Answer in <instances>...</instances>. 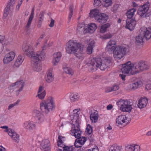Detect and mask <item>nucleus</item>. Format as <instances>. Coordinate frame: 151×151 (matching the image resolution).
Returning a JSON list of instances; mask_svg holds the SVG:
<instances>
[{
  "label": "nucleus",
  "instance_id": "34",
  "mask_svg": "<svg viewBox=\"0 0 151 151\" xmlns=\"http://www.w3.org/2000/svg\"><path fill=\"white\" fill-rule=\"evenodd\" d=\"M16 0H10L7 3L5 8L6 10H11L13 9Z\"/></svg>",
  "mask_w": 151,
  "mask_h": 151
},
{
  "label": "nucleus",
  "instance_id": "24",
  "mask_svg": "<svg viewBox=\"0 0 151 151\" xmlns=\"http://www.w3.org/2000/svg\"><path fill=\"white\" fill-rule=\"evenodd\" d=\"M24 59V56L19 55L14 63L13 67L14 68L19 67L22 63Z\"/></svg>",
  "mask_w": 151,
  "mask_h": 151
},
{
  "label": "nucleus",
  "instance_id": "20",
  "mask_svg": "<svg viewBox=\"0 0 151 151\" xmlns=\"http://www.w3.org/2000/svg\"><path fill=\"white\" fill-rule=\"evenodd\" d=\"M23 126L24 128L30 131L35 128L36 124L32 121H28L25 122L23 124Z\"/></svg>",
  "mask_w": 151,
  "mask_h": 151
},
{
  "label": "nucleus",
  "instance_id": "36",
  "mask_svg": "<svg viewBox=\"0 0 151 151\" xmlns=\"http://www.w3.org/2000/svg\"><path fill=\"white\" fill-rule=\"evenodd\" d=\"M94 42L93 41H91L89 44L87 48V52L88 54H90L92 53L93 48L94 47Z\"/></svg>",
  "mask_w": 151,
  "mask_h": 151
},
{
  "label": "nucleus",
  "instance_id": "53",
  "mask_svg": "<svg viewBox=\"0 0 151 151\" xmlns=\"http://www.w3.org/2000/svg\"><path fill=\"white\" fill-rule=\"evenodd\" d=\"M112 91H114L118 90L119 88V86L117 85H115L111 88Z\"/></svg>",
  "mask_w": 151,
  "mask_h": 151
},
{
  "label": "nucleus",
  "instance_id": "54",
  "mask_svg": "<svg viewBox=\"0 0 151 151\" xmlns=\"http://www.w3.org/2000/svg\"><path fill=\"white\" fill-rule=\"evenodd\" d=\"M55 21L52 18L51 19V22L49 24V26L50 27H52L54 26Z\"/></svg>",
  "mask_w": 151,
  "mask_h": 151
},
{
  "label": "nucleus",
  "instance_id": "25",
  "mask_svg": "<svg viewBox=\"0 0 151 151\" xmlns=\"http://www.w3.org/2000/svg\"><path fill=\"white\" fill-rule=\"evenodd\" d=\"M54 58L53 59V63L54 65H56L59 62L61 54L60 52H58L55 53L53 55Z\"/></svg>",
  "mask_w": 151,
  "mask_h": 151
},
{
  "label": "nucleus",
  "instance_id": "18",
  "mask_svg": "<svg viewBox=\"0 0 151 151\" xmlns=\"http://www.w3.org/2000/svg\"><path fill=\"white\" fill-rule=\"evenodd\" d=\"M50 141L48 140H44L41 144V149L42 151H50Z\"/></svg>",
  "mask_w": 151,
  "mask_h": 151
},
{
  "label": "nucleus",
  "instance_id": "59",
  "mask_svg": "<svg viewBox=\"0 0 151 151\" xmlns=\"http://www.w3.org/2000/svg\"><path fill=\"white\" fill-rule=\"evenodd\" d=\"M118 5H114L112 8L113 11H115L117 9L118 7Z\"/></svg>",
  "mask_w": 151,
  "mask_h": 151
},
{
  "label": "nucleus",
  "instance_id": "44",
  "mask_svg": "<svg viewBox=\"0 0 151 151\" xmlns=\"http://www.w3.org/2000/svg\"><path fill=\"white\" fill-rule=\"evenodd\" d=\"M70 12L69 15V19H70L73 14V6L72 4L69 7Z\"/></svg>",
  "mask_w": 151,
  "mask_h": 151
},
{
  "label": "nucleus",
  "instance_id": "32",
  "mask_svg": "<svg viewBox=\"0 0 151 151\" xmlns=\"http://www.w3.org/2000/svg\"><path fill=\"white\" fill-rule=\"evenodd\" d=\"M35 10L34 7L32 9L31 14L29 18L28 21L26 26V29L28 30V29L29 28L30 25L34 17V11Z\"/></svg>",
  "mask_w": 151,
  "mask_h": 151
},
{
  "label": "nucleus",
  "instance_id": "2",
  "mask_svg": "<svg viewBox=\"0 0 151 151\" xmlns=\"http://www.w3.org/2000/svg\"><path fill=\"white\" fill-rule=\"evenodd\" d=\"M112 61V58L106 57L102 60L100 58H94L91 59L87 63L89 66V70L91 72L96 71L98 68L101 70H104L109 68V64Z\"/></svg>",
  "mask_w": 151,
  "mask_h": 151
},
{
  "label": "nucleus",
  "instance_id": "1",
  "mask_svg": "<svg viewBox=\"0 0 151 151\" xmlns=\"http://www.w3.org/2000/svg\"><path fill=\"white\" fill-rule=\"evenodd\" d=\"M121 72L123 73L132 75L141 72L149 68L148 63L143 60H141L134 63H132L128 61L122 65Z\"/></svg>",
  "mask_w": 151,
  "mask_h": 151
},
{
  "label": "nucleus",
  "instance_id": "58",
  "mask_svg": "<svg viewBox=\"0 0 151 151\" xmlns=\"http://www.w3.org/2000/svg\"><path fill=\"white\" fill-rule=\"evenodd\" d=\"M37 148L36 146H32L30 147L29 151H37Z\"/></svg>",
  "mask_w": 151,
  "mask_h": 151
},
{
  "label": "nucleus",
  "instance_id": "31",
  "mask_svg": "<svg viewBox=\"0 0 151 151\" xmlns=\"http://www.w3.org/2000/svg\"><path fill=\"white\" fill-rule=\"evenodd\" d=\"M147 102L148 100L147 98H141L139 100L138 106L140 109L143 108L146 106Z\"/></svg>",
  "mask_w": 151,
  "mask_h": 151
},
{
  "label": "nucleus",
  "instance_id": "56",
  "mask_svg": "<svg viewBox=\"0 0 151 151\" xmlns=\"http://www.w3.org/2000/svg\"><path fill=\"white\" fill-rule=\"evenodd\" d=\"M10 10H6V8H5V12H4V17H6L8 15V14H9V11Z\"/></svg>",
  "mask_w": 151,
  "mask_h": 151
},
{
  "label": "nucleus",
  "instance_id": "52",
  "mask_svg": "<svg viewBox=\"0 0 151 151\" xmlns=\"http://www.w3.org/2000/svg\"><path fill=\"white\" fill-rule=\"evenodd\" d=\"M74 145L76 147L78 148L81 147V146L82 145L80 144L79 142L77 140V139H76L75 142L74 143Z\"/></svg>",
  "mask_w": 151,
  "mask_h": 151
},
{
  "label": "nucleus",
  "instance_id": "27",
  "mask_svg": "<svg viewBox=\"0 0 151 151\" xmlns=\"http://www.w3.org/2000/svg\"><path fill=\"white\" fill-rule=\"evenodd\" d=\"M97 28V26L95 24L92 23L88 26L86 30L87 32L91 33L95 31Z\"/></svg>",
  "mask_w": 151,
  "mask_h": 151
},
{
  "label": "nucleus",
  "instance_id": "29",
  "mask_svg": "<svg viewBox=\"0 0 151 151\" xmlns=\"http://www.w3.org/2000/svg\"><path fill=\"white\" fill-rule=\"evenodd\" d=\"M109 151H122V146L118 145L117 144H114L110 146L108 148Z\"/></svg>",
  "mask_w": 151,
  "mask_h": 151
},
{
  "label": "nucleus",
  "instance_id": "12",
  "mask_svg": "<svg viewBox=\"0 0 151 151\" xmlns=\"http://www.w3.org/2000/svg\"><path fill=\"white\" fill-rule=\"evenodd\" d=\"M149 7L147 4H144L140 6L137 11V13L141 17H148L150 14H146L148 10Z\"/></svg>",
  "mask_w": 151,
  "mask_h": 151
},
{
  "label": "nucleus",
  "instance_id": "57",
  "mask_svg": "<svg viewBox=\"0 0 151 151\" xmlns=\"http://www.w3.org/2000/svg\"><path fill=\"white\" fill-rule=\"evenodd\" d=\"M86 151H99V150L98 148L97 147H96L94 148L88 149Z\"/></svg>",
  "mask_w": 151,
  "mask_h": 151
},
{
  "label": "nucleus",
  "instance_id": "40",
  "mask_svg": "<svg viewBox=\"0 0 151 151\" xmlns=\"http://www.w3.org/2000/svg\"><path fill=\"white\" fill-rule=\"evenodd\" d=\"M63 70L65 73L69 75H72L74 73V70L72 69L67 67L63 68Z\"/></svg>",
  "mask_w": 151,
  "mask_h": 151
},
{
  "label": "nucleus",
  "instance_id": "3",
  "mask_svg": "<svg viewBox=\"0 0 151 151\" xmlns=\"http://www.w3.org/2000/svg\"><path fill=\"white\" fill-rule=\"evenodd\" d=\"M66 50L69 54L73 53L79 59L83 56V46L81 44L73 40L69 41L66 44Z\"/></svg>",
  "mask_w": 151,
  "mask_h": 151
},
{
  "label": "nucleus",
  "instance_id": "7",
  "mask_svg": "<svg viewBox=\"0 0 151 151\" xmlns=\"http://www.w3.org/2000/svg\"><path fill=\"white\" fill-rule=\"evenodd\" d=\"M129 51V49L126 47L122 46H118L113 52L114 57L115 58L120 59Z\"/></svg>",
  "mask_w": 151,
  "mask_h": 151
},
{
  "label": "nucleus",
  "instance_id": "28",
  "mask_svg": "<svg viewBox=\"0 0 151 151\" xmlns=\"http://www.w3.org/2000/svg\"><path fill=\"white\" fill-rule=\"evenodd\" d=\"M143 36L145 38L148 40L151 38V28H146L143 31Z\"/></svg>",
  "mask_w": 151,
  "mask_h": 151
},
{
  "label": "nucleus",
  "instance_id": "49",
  "mask_svg": "<svg viewBox=\"0 0 151 151\" xmlns=\"http://www.w3.org/2000/svg\"><path fill=\"white\" fill-rule=\"evenodd\" d=\"M112 37V35L110 34H107L104 35L103 36V38L105 39H107L110 38Z\"/></svg>",
  "mask_w": 151,
  "mask_h": 151
},
{
  "label": "nucleus",
  "instance_id": "33",
  "mask_svg": "<svg viewBox=\"0 0 151 151\" xmlns=\"http://www.w3.org/2000/svg\"><path fill=\"white\" fill-rule=\"evenodd\" d=\"M136 11V9L135 8H133L129 10L126 13V15L127 16L128 19H131L134 15V13Z\"/></svg>",
  "mask_w": 151,
  "mask_h": 151
},
{
  "label": "nucleus",
  "instance_id": "35",
  "mask_svg": "<svg viewBox=\"0 0 151 151\" xmlns=\"http://www.w3.org/2000/svg\"><path fill=\"white\" fill-rule=\"evenodd\" d=\"M85 31V25L83 24H79L77 28V32L80 34H82Z\"/></svg>",
  "mask_w": 151,
  "mask_h": 151
},
{
  "label": "nucleus",
  "instance_id": "42",
  "mask_svg": "<svg viewBox=\"0 0 151 151\" xmlns=\"http://www.w3.org/2000/svg\"><path fill=\"white\" fill-rule=\"evenodd\" d=\"M77 140L80 143V144L83 145L86 140V139L84 137H80L77 139Z\"/></svg>",
  "mask_w": 151,
  "mask_h": 151
},
{
  "label": "nucleus",
  "instance_id": "19",
  "mask_svg": "<svg viewBox=\"0 0 151 151\" xmlns=\"http://www.w3.org/2000/svg\"><path fill=\"white\" fill-rule=\"evenodd\" d=\"M136 24V22L133 19H127L126 21L125 28L130 31L134 29Z\"/></svg>",
  "mask_w": 151,
  "mask_h": 151
},
{
  "label": "nucleus",
  "instance_id": "45",
  "mask_svg": "<svg viewBox=\"0 0 151 151\" xmlns=\"http://www.w3.org/2000/svg\"><path fill=\"white\" fill-rule=\"evenodd\" d=\"M20 102V100L18 99L17 101L16 102L14 103L13 104H10L8 106V110H10L11 108L14 107V106L18 105V104Z\"/></svg>",
  "mask_w": 151,
  "mask_h": 151
},
{
  "label": "nucleus",
  "instance_id": "37",
  "mask_svg": "<svg viewBox=\"0 0 151 151\" xmlns=\"http://www.w3.org/2000/svg\"><path fill=\"white\" fill-rule=\"evenodd\" d=\"M110 24L109 23H107L104 24L101 26L100 29V32L101 33H104L105 32L107 29L110 27Z\"/></svg>",
  "mask_w": 151,
  "mask_h": 151
},
{
  "label": "nucleus",
  "instance_id": "21",
  "mask_svg": "<svg viewBox=\"0 0 151 151\" xmlns=\"http://www.w3.org/2000/svg\"><path fill=\"white\" fill-rule=\"evenodd\" d=\"M126 151H140V147L138 145L133 144L125 147Z\"/></svg>",
  "mask_w": 151,
  "mask_h": 151
},
{
  "label": "nucleus",
  "instance_id": "38",
  "mask_svg": "<svg viewBox=\"0 0 151 151\" xmlns=\"http://www.w3.org/2000/svg\"><path fill=\"white\" fill-rule=\"evenodd\" d=\"M144 38L141 35L136 37V43L137 44L142 43L144 42Z\"/></svg>",
  "mask_w": 151,
  "mask_h": 151
},
{
  "label": "nucleus",
  "instance_id": "41",
  "mask_svg": "<svg viewBox=\"0 0 151 151\" xmlns=\"http://www.w3.org/2000/svg\"><path fill=\"white\" fill-rule=\"evenodd\" d=\"M65 137L60 135H59L58 137V146L62 147L61 145H63L62 144L63 141H64Z\"/></svg>",
  "mask_w": 151,
  "mask_h": 151
},
{
  "label": "nucleus",
  "instance_id": "46",
  "mask_svg": "<svg viewBox=\"0 0 151 151\" xmlns=\"http://www.w3.org/2000/svg\"><path fill=\"white\" fill-rule=\"evenodd\" d=\"M92 127L90 125H88L86 128V132L89 134H90L92 133Z\"/></svg>",
  "mask_w": 151,
  "mask_h": 151
},
{
  "label": "nucleus",
  "instance_id": "5",
  "mask_svg": "<svg viewBox=\"0 0 151 151\" xmlns=\"http://www.w3.org/2000/svg\"><path fill=\"white\" fill-rule=\"evenodd\" d=\"M55 108L53 100L51 97H49L46 100L42 101L41 103V110L46 114L52 111Z\"/></svg>",
  "mask_w": 151,
  "mask_h": 151
},
{
  "label": "nucleus",
  "instance_id": "23",
  "mask_svg": "<svg viewBox=\"0 0 151 151\" xmlns=\"http://www.w3.org/2000/svg\"><path fill=\"white\" fill-rule=\"evenodd\" d=\"M142 83L141 81L132 83L128 86V88L130 90H134L142 85Z\"/></svg>",
  "mask_w": 151,
  "mask_h": 151
},
{
  "label": "nucleus",
  "instance_id": "50",
  "mask_svg": "<svg viewBox=\"0 0 151 151\" xmlns=\"http://www.w3.org/2000/svg\"><path fill=\"white\" fill-rule=\"evenodd\" d=\"M101 2L100 0H94V5L97 6L99 5Z\"/></svg>",
  "mask_w": 151,
  "mask_h": 151
},
{
  "label": "nucleus",
  "instance_id": "39",
  "mask_svg": "<svg viewBox=\"0 0 151 151\" xmlns=\"http://www.w3.org/2000/svg\"><path fill=\"white\" fill-rule=\"evenodd\" d=\"M70 98L72 101H75L78 99L79 96L77 94H72L70 95Z\"/></svg>",
  "mask_w": 151,
  "mask_h": 151
},
{
  "label": "nucleus",
  "instance_id": "47",
  "mask_svg": "<svg viewBox=\"0 0 151 151\" xmlns=\"http://www.w3.org/2000/svg\"><path fill=\"white\" fill-rule=\"evenodd\" d=\"M63 150L64 151H73V146L69 147L67 146H65L63 147Z\"/></svg>",
  "mask_w": 151,
  "mask_h": 151
},
{
  "label": "nucleus",
  "instance_id": "22",
  "mask_svg": "<svg viewBox=\"0 0 151 151\" xmlns=\"http://www.w3.org/2000/svg\"><path fill=\"white\" fill-rule=\"evenodd\" d=\"M71 120L72 122V124H74L76 127H80V120L79 114H75V115H72L70 116Z\"/></svg>",
  "mask_w": 151,
  "mask_h": 151
},
{
  "label": "nucleus",
  "instance_id": "61",
  "mask_svg": "<svg viewBox=\"0 0 151 151\" xmlns=\"http://www.w3.org/2000/svg\"><path fill=\"white\" fill-rule=\"evenodd\" d=\"M80 110V109H77L74 110L73 111V115H75V114H78V112Z\"/></svg>",
  "mask_w": 151,
  "mask_h": 151
},
{
  "label": "nucleus",
  "instance_id": "9",
  "mask_svg": "<svg viewBox=\"0 0 151 151\" xmlns=\"http://www.w3.org/2000/svg\"><path fill=\"white\" fill-rule=\"evenodd\" d=\"M22 49L24 53L28 56L31 58V59L33 57L38 56L43 52H38L36 53L33 52V49L32 47L28 45H23Z\"/></svg>",
  "mask_w": 151,
  "mask_h": 151
},
{
  "label": "nucleus",
  "instance_id": "64",
  "mask_svg": "<svg viewBox=\"0 0 151 151\" xmlns=\"http://www.w3.org/2000/svg\"><path fill=\"white\" fill-rule=\"evenodd\" d=\"M112 91V88H107L105 90V92L106 93H109Z\"/></svg>",
  "mask_w": 151,
  "mask_h": 151
},
{
  "label": "nucleus",
  "instance_id": "15",
  "mask_svg": "<svg viewBox=\"0 0 151 151\" xmlns=\"http://www.w3.org/2000/svg\"><path fill=\"white\" fill-rule=\"evenodd\" d=\"M116 43L115 41L110 40L108 42L106 47V50L110 53H113L116 49Z\"/></svg>",
  "mask_w": 151,
  "mask_h": 151
},
{
  "label": "nucleus",
  "instance_id": "26",
  "mask_svg": "<svg viewBox=\"0 0 151 151\" xmlns=\"http://www.w3.org/2000/svg\"><path fill=\"white\" fill-rule=\"evenodd\" d=\"M99 117L98 112L95 110L92 112L90 114V118L91 122H97Z\"/></svg>",
  "mask_w": 151,
  "mask_h": 151
},
{
  "label": "nucleus",
  "instance_id": "43",
  "mask_svg": "<svg viewBox=\"0 0 151 151\" xmlns=\"http://www.w3.org/2000/svg\"><path fill=\"white\" fill-rule=\"evenodd\" d=\"M38 94L36 96H38L39 99H43L45 98L46 95V92L45 91H43L41 93H37Z\"/></svg>",
  "mask_w": 151,
  "mask_h": 151
},
{
  "label": "nucleus",
  "instance_id": "10",
  "mask_svg": "<svg viewBox=\"0 0 151 151\" xmlns=\"http://www.w3.org/2000/svg\"><path fill=\"white\" fill-rule=\"evenodd\" d=\"M24 85V83L22 80L17 81L12 83L9 87L10 89H17L16 92H20L22 90Z\"/></svg>",
  "mask_w": 151,
  "mask_h": 151
},
{
  "label": "nucleus",
  "instance_id": "13",
  "mask_svg": "<svg viewBox=\"0 0 151 151\" xmlns=\"http://www.w3.org/2000/svg\"><path fill=\"white\" fill-rule=\"evenodd\" d=\"M15 53L13 51H11L5 55L3 59V62L7 64L12 61L14 58Z\"/></svg>",
  "mask_w": 151,
  "mask_h": 151
},
{
  "label": "nucleus",
  "instance_id": "14",
  "mask_svg": "<svg viewBox=\"0 0 151 151\" xmlns=\"http://www.w3.org/2000/svg\"><path fill=\"white\" fill-rule=\"evenodd\" d=\"M33 114L35 117L37 123H41L44 120V116L39 110H35L34 111Z\"/></svg>",
  "mask_w": 151,
  "mask_h": 151
},
{
  "label": "nucleus",
  "instance_id": "62",
  "mask_svg": "<svg viewBox=\"0 0 151 151\" xmlns=\"http://www.w3.org/2000/svg\"><path fill=\"white\" fill-rule=\"evenodd\" d=\"M119 76L121 78L123 81H124L125 80L126 75L123 74H120Z\"/></svg>",
  "mask_w": 151,
  "mask_h": 151
},
{
  "label": "nucleus",
  "instance_id": "30",
  "mask_svg": "<svg viewBox=\"0 0 151 151\" xmlns=\"http://www.w3.org/2000/svg\"><path fill=\"white\" fill-rule=\"evenodd\" d=\"M52 70L50 69L47 73V76L45 77V79L47 82H51L54 80V77L52 73Z\"/></svg>",
  "mask_w": 151,
  "mask_h": 151
},
{
  "label": "nucleus",
  "instance_id": "11",
  "mask_svg": "<svg viewBox=\"0 0 151 151\" xmlns=\"http://www.w3.org/2000/svg\"><path fill=\"white\" fill-rule=\"evenodd\" d=\"M127 119L125 115H121L118 116L116 120V125L120 127L124 126L127 122Z\"/></svg>",
  "mask_w": 151,
  "mask_h": 151
},
{
  "label": "nucleus",
  "instance_id": "4",
  "mask_svg": "<svg viewBox=\"0 0 151 151\" xmlns=\"http://www.w3.org/2000/svg\"><path fill=\"white\" fill-rule=\"evenodd\" d=\"M89 15L90 17L94 18L97 22L101 24L106 23L108 19L106 14L101 13L99 10L96 9L91 10Z\"/></svg>",
  "mask_w": 151,
  "mask_h": 151
},
{
  "label": "nucleus",
  "instance_id": "16",
  "mask_svg": "<svg viewBox=\"0 0 151 151\" xmlns=\"http://www.w3.org/2000/svg\"><path fill=\"white\" fill-rule=\"evenodd\" d=\"M71 134L72 135L77 138L81 136L82 132L80 130L79 127H76L74 124H73L72 127Z\"/></svg>",
  "mask_w": 151,
  "mask_h": 151
},
{
  "label": "nucleus",
  "instance_id": "48",
  "mask_svg": "<svg viewBox=\"0 0 151 151\" xmlns=\"http://www.w3.org/2000/svg\"><path fill=\"white\" fill-rule=\"evenodd\" d=\"M44 13L43 12H41L39 15V22L41 23L44 18Z\"/></svg>",
  "mask_w": 151,
  "mask_h": 151
},
{
  "label": "nucleus",
  "instance_id": "8",
  "mask_svg": "<svg viewBox=\"0 0 151 151\" xmlns=\"http://www.w3.org/2000/svg\"><path fill=\"white\" fill-rule=\"evenodd\" d=\"M117 104L120 107V110L122 111L129 112L132 109L130 103L127 101L121 99L118 101Z\"/></svg>",
  "mask_w": 151,
  "mask_h": 151
},
{
  "label": "nucleus",
  "instance_id": "60",
  "mask_svg": "<svg viewBox=\"0 0 151 151\" xmlns=\"http://www.w3.org/2000/svg\"><path fill=\"white\" fill-rule=\"evenodd\" d=\"M22 2H19L18 4L16 6V10L18 11L19 10V8L21 5L22 4Z\"/></svg>",
  "mask_w": 151,
  "mask_h": 151
},
{
  "label": "nucleus",
  "instance_id": "51",
  "mask_svg": "<svg viewBox=\"0 0 151 151\" xmlns=\"http://www.w3.org/2000/svg\"><path fill=\"white\" fill-rule=\"evenodd\" d=\"M1 128L4 129V131L5 132H8L9 134V130L11 129H8V127L7 126H1Z\"/></svg>",
  "mask_w": 151,
  "mask_h": 151
},
{
  "label": "nucleus",
  "instance_id": "17",
  "mask_svg": "<svg viewBox=\"0 0 151 151\" xmlns=\"http://www.w3.org/2000/svg\"><path fill=\"white\" fill-rule=\"evenodd\" d=\"M9 135L11 137L13 141L16 143H18L20 141V136L14 131L10 129L9 130Z\"/></svg>",
  "mask_w": 151,
  "mask_h": 151
},
{
  "label": "nucleus",
  "instance_id": "6",
  "mask_svg": "<svg viewBox=\"0 0 151 151\" xmlns=\"http://www.w3.org/2000/svg\"><path fill=\"white\" fill-rule=\"evenodd\" d=\"M45 58V55L44 52H42L38 56L34 57L31 59L32 65L33 70L36 71L41 70V61L43 60Z\"/></svg>",
  "mask_w": 151,
  "mask_h": 151
},
{
  "label": "nucleus",
  "instance_id": "63",
  "mask_svg": "<svg viewBox=\"0 0 151 151\" xmlns=\"http://www.w3.org/2000/svg\"><path fill=\"white\" fill-rule=\"evenodd\" d=\"M112 107L113 106L111 104H109L107 106L106 109L108 110H110L112 108Z\"/></svg>",
  "mask_w": 151,
  "mask_h": 151
},
{
  "label": "nucleus",
  "instance_id": "55",
  "mask_svg": "<svg viewBox=\"0 0 151 151\" xmlns=\"http://www.w3.org/2000/svg\"><path fill=\"white\" fill-rule=\"evenodd\" d=\"M44 91L43 87L42 86H40L39 88L37 93H41Z\"/></svg>",
  "mask_w": 151,
  "mask_h": 151
}]
</instances>
